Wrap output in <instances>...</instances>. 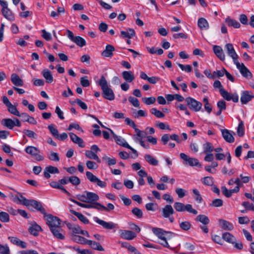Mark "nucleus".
I'll return each instance as SVG.
<instances>
[{"label": "nucleus", "instance_id": "f257e3e1", "mask_svg": "<svg viewBox=\"0 0 254 254\" xmlns=\"http://www.w3.org/2000/svg\"><path fill=\"white\" fill-rule=\"evenodd\" d=\"M99 84L103 91L104 97L109 100H113L115 99L114 92L109 87L107 81L103 76L101 77L99 80Z\"/></svg>", "mask_w": 254, "mask_h": 254}, {"label": "nucleus", "instance_id": "f03ea898", "mask_svg": "<svg viewBox=\"0 0 254 254\" xmlns=\"http://www.w3.org/2000/svg\"><path fill=\"white\" fill-rule=\"evenodd\" d=\"M174 207L175 210L178 212H184L186 211L194 215H196L198 213L197 211L193 208L192 205L190 204H187L185 205L183 203L176 202L174 204Z\"/></svg>", "mask_w": 254, "mask_h": 254}, {"label": "nucleus", "instance_id": "7ed1b4c3", "mask_svg": "<svg viewBox=\"0 0 254 254\" xmlns=\"http://www.w3.org/2000/svg\"><path fill=\"white\" fill-rule=\"evenodd\" d=\"M24 151L27 154L34 157L38 161H43L44 159V156L40 154V150L35 146H28L25 148Z\"/></svg>", "mask_w": 254, "mask_h": 254}, {"label": "nucleus", "instance_id": "20e7f679", "mask_svg": "<svg viewBox=\"0 0 254 254\" xmlns=\"http://www.w3.org/2000/svg\"><path fill=\"white\" fill-rule=\"evenodd\" d=\"M1 125L9 129H12L14 127H20L21 124L20 121L17 118H14L13 120L10 118H4L1 121Z\"/></svg>", "mask_w": 254, "mask_h": 254}, {"label": "nucleus", "instance_id": "39448f33", "mask_svg": "<svg viewBox=\"0 0 254 254\" xmlns=\"http://www.w3.org/2000/svg\"><path fill=\"white\" fill-rule=\"evenodd\" d=\"M44 218L50 229L55 227H60L61 220L58 217L52 214H47L46 213V215H44Z\"/></svg>", "mask_w": 254, "mask_h": 254}, {"label": "nucleus", "instance_id": "423d86ee", "mask_svg": "<svg viewBox=\"0 0 254 254\" xmlns=\"http://www.w3.org/2000/svg\"><path fill=\"white\" fill-rule=\"evenodd\" d=\"M185 101L190 109L194 112L199 111L202 108V103L190 97H187Z\"/></svg>", "mask_w": 254, "mask_h": 254}, {"label": "nucleus", "instance_id": "0eeeda50", "mask_svg": "<svg viewBox=\"0 0 254 254\" xmlns=\"http://www.w3.org/2000/svg\"><path fill=\"white\" fill-rule=\"evenodd\" d=\"M86 175L87 178L90 182L93 183H96L98 186L102 188H104L106 187V183L105 182L100 180L96 176L93 175L91 172L89 171H87L86 172Z\"/></svg>", "mask_w": 254, "mask_h": 254}, {"label": "nucleus", "instance_id": "6e6552de", "mask_svg": "<svg viewBox=\"0 0 254 254\" xmlns=\"http://www.w3.org/2000/svg\"><path fill=\"white\" fill-rule=\"evenodd\" d=\"M180 157L184 161V163H188L190 166L201 167V165L199 163L198 160L194 158L189 157L188 155L184 153H181L180 155Z\"/></svg>", "mask_w": 254, "mask_h": 254}, {"label": "nucleus", "instance_id": "1a4fd4ad", "mask_svg": "<svg viewBox=\"0 0 254 254\" xmlns=\"http://www.w3.org/2000/svg\"><path fill=\"white\" fill-rule=\"evenodd\" d=\"M225 49L228 55L233 59L234 63L238 61L239 56L236 53L233 44L231 43L226 44L225 46Z\"/></svg>", "mask_w": 254, "mask_h": 254}, {"label": "nucleus", "instance_id": "9d476101", "mask_svg": "<svg viewBox=\"0 0 254 254\" xmlns=\"http://www.w3.org/2000/svg\"><path fill=\"white\" fill-rule=\"evenodd\" d=\"M234 64L236 65L237 68L239 70L240 73L244 77L251 78L252 77V74L244 64H240L239 61H238L234 63Z\"/></svg>", "mask_w": 254, "mask_h": 254}, {"label": "nucleus", "instance_id": "9b49d317", "mask_svg": "<svg viewBox=\"0 0 254 254\" xmlns=\"http://www.w3.org/2000/svg\"><path fill=\"white\" fill-rule=\"evenodd\" d=\"M170 139L176 141L178 143H181L182 141V140L180 139L179 136L177 134H164L161 137V141L164 145H165Z\"/></svg>", "mask_w": 254, "mask_h": 254}, {"label": "nucleus", "instance_id": "f8f14e48", "mask_svg": "<svg viewBox=\"0 0 254 254\" xmlns=\"http://www.w3.org/2000/svg\"><path fill=\"white\" fill-rule=\"evenodd\" d=\"M94 220L96 223L101 225L104 228L107 230L114 229L117 226V224H115L112 222H108L105 221L104 220L100 219L99 218L96 217L94 218Z\"/></svg>", "mask_w": 254, "mask_h": 254}, {"label": "nucleus", "instance_id": "ddd939ff", "mask_svg": "<svg viewBox=\"0 0 254 254\" xmlns=\"http://www.w3.org/2000/svg\"><path fill=\"white\" fill-rule=\"evenodd\" d=\"M29 208L30 207L35 208L37 210L40 211L41 213L46 215V210L43 207L41 203L37 200L34 199H30L29 202L28 203V206H27Z\"/></svg>", "mask_w": 254, "mask_h": 254}, {"label": "nucleus", "instance_id": "4468645a", "mask_svg": "<svg viewBox=\"0 0 254 254\" xmlns=\"http://www.w3.org/2000/svg\"><path fill=\"white\" fill-rule=\"evenodd\" d=\"M222 136L224 140L229 143H233L235 141L233 135L235 134L234 131H230L227 129H221Z\"/></svg>", "mask_w": 254, "mask_h": 254}, {"label": "nucleus", "instance_id": "2eb2a0df", "mask_svg": "<svg viewBox=\"0 0 254 254\" xmlns=\"http://www.w3.org/2000/svg\"><path fill=\"white\" fill-rule=\"evenodd\" d=\"M254 98L253 94L248 91H244L240 98L241 102L243 104H246Z\"/></svg>", "mask_w": 254, "mask_h": 254}, {"label": "nucleus", "instance_id": "dca6fc26", "mask_svg": "<svg viewBox=\"0 0 254 254\" xmlns=\"http://www.w3.org/2000/svg\"><path fill=\"white\" fill-rule=\"evenodd\" d=\"M119 233L121 237L126 240H131L136 237V234L131 231L120 230Z\"/></svg>", "mask_w": 254, "mask_h": 254}, {"label": "nucleus", "instance_id": "f3484780", "mask_svg": "<svg viewBox=\"0 0 254 254\" xmlns=\"http://www.w3.org/2000/svg\"><path fill=\"white\" fill-rule=\"evenodd\" d=\"M218 224L221 228L225 230L231 231L234 228L232 223L224 219H220L218 220Z\"/></svg>", "mask_w": 254, "mask_h": 254}, {"label": "nucleus", "instance_id": "a211bd4d", "mask_svg": "<svg viewBox=\"0 0 254 254\" xmlns=\"http://www.w3.org/2000/svg\"><path fill=\"white\" fill-rule=\"evenodd\" d=\"M59 170L56 167L49 166L45 168L44 171V176L47 179L51 177L50 174H58Z\"/></svg>", "mask_w": 254, "mask_h": 254}, {"label": "nucleus", "instance_id": "6ab92c4d", "mask_svg": "<svg viewBox=\"0 0 254 254\" xmlns=\"http://www.w3.org/2000/svg\"><path fill=\"white\" fill-rule=\"evenodd\" d=\"M175 213V211L171 205L167 204L162 209V216L164 218L169 217Z\"/></svg>", "mask_w": 254, "mask_h": 254}, {"label": "nucleus", "instance_id": "aec40b11", "mask_svg": "<svg viewBox=\"0 0 254 254\" xmlns=\"http://www.w3.org/2000/svg\"><path fill=\"white\" fill-rule=\"evenodd\" d=\"M135 35V32L132 28H127L126 31H121L120 37L122 38L131 39Z\"/></svg>", "mask_w": 254, "mask_h": 254}, {"label": "nucleus", "instance_id": "412c9836", "mask_svg": "<svg viewBox=\"0 0 254 254\" xmlns=\"http://www.w3.org/2000/svg\"><path fill=\"white\" fill-rule=\"evenodd\" d=\"M28 231L31 234L34 236H37L39 235V232L42 231V228L36 223L33 222L28 228Z\"/></svg>", "mask_w": 254, "mask_h": 254}, {"label": "nucleus", "instance_id": "4be33fe9", "mask_svg": "<svg viewBox=\"0 0 254 254\" xmlns=\"http://www.w3.org/2000/svg\"><path fill=\"white\" fill-rule=\"evenodd\" d=\"M213 50L216 56L222 61L225 59V55L221 47L215 45L213 47Z\"/></svg>", "mask_w": 254, "mask_h": 254}, {"label": "nucleus", "instance_id": "5701e85b", "mask_svg": "<svg viewBox=\"0 0 254 254\" xmlns=\"http://www.w3.org/2000/svg\"><path fill=\"white\" fill-rule=\"evenodd\" d=\"M111 133L113 135L114 138L116 141V142L117 144H119L120 145H121L124 147H127L129 146V144L127 142V141L125 140V139L123 138H122L121 136H118L116 134H115L114 132V131L108 128Z\"/></svg>", "mask_w": 254, "mask_h": 254}, {"label": "nucleus", "instance_id": "b1692460", "mask_svg": "<svg viewBox=\"0 0 254 254\" xmlns=\"http://www.w3.org/2000/svg\"><path fill=\"white\" fill-rule=\"evenodd\" d=\"M8 239L10 242L14 245L21 247V248L24 249L27 247V244L25 242L20 240L17 237H8Z\"/></svg>", "mask_w": 254, "mask_h": 254}, {"label": "nucleus", "instance_id": "393cba45", "mask_svg": "<svg viewBox=\"0 0 254 254\" xmlns=\"http://www.w3.org/2000/svg\"><path fill=\"white\" fill-rule=\"evenodd\" d=\"M10 80L12 84L16 86H22L23 85V81L16 73H12L11 75Z\"/></svg>", "mask_w": 254, "mask_h": 254}, {"label": "nucleus", "instance_id": "a878e982", "mask_svg": "<svg viewBox=\"0 0 254 254\" xmlns=\"http://www.w3.org/2000/svg\"><path fill=\"white\" fill-rule=\"evenodd\" d=\"M69 135L72 142H73L74 143L77 144L80 147L82 148L84 147L83 144V140L82 138H80L72 132L69 133Z\"/></svg>", "mask_w": 254, "mask_h": 254}, {"label": "nucleus", "instance_id": "bb28decb", "mask_svg": "<svg viewBox=\"0 0 254 254\" xmlns=\"http://www.w3.org/2000/svg\"><path fill=\"white\" fill-rule=\"evenodd\" d=\"M115 48L111 45H107L105 49L102 52V55L105 57H111L113 56Z\"/></svg>", "mask_w": 254, "mask_h": 254}, {"label": "nucleus", "instance_id": "cd10ccee", "mask_svg": "<svg viewBox=\"0 0 254 254\" xmlns=\"http://www.w3.org/2000/svg\"><path fill=\"white\" fill-rule=\"evenodd\" d=\"M86 197L87 198V203H94L99 199V196L96 193L86 191Z\"/></svg>", "mask_w": 254, "mask_h": 254}, {"label": "nucleus", "instance_id": "c85d7f7f", "mask_svg": "<svg viewBox=\"0 0 254 254\" xmlns=\"http://www.w3.org/2000/svg\"><path fill=\"white\" fill-rule=\"evenodd\" d=\"M42 74L48 83H51L53 81V76L52 72L47 69L43 70Z\"/></svg>", "mask_w": 254, "mask_h": 254}, {"label": "nucleus", "instance_id": "c756f323", "mask_svg": "<svg viewBox=\"0 0 254 254\" xmlns=\"http://www.w3.org/2000/svg\"><path fill=\"white\" fill-rule=\"evenodd\" d=\"M50 185L51 187L55 189H58L62 190L65 193H66L67 195L70 196L71 194L70 193L62 186L60 184V183L56 182V181H52L50 183Z\"/></svg>", "mask_w": 254, "mask_h": 254}, {"label": "nucleus", "instance_id": "7c9ffc66", "mask_svg": "<svg viewBox=\"0 0 254 254\" xmlns=\"http://www.w3.org/2000/svg\"><path fill=\"white\" fill-rule=\"evenodd\" d=\"M124 79L128 82H131L134 79V76L131 71H124L122 72Z\"/></svg>", "mask_w": 254, "mask_h": 254}, {"label": "nucleus", "instance_id": "2f4dec72", "mask_svg": "<svg viewBox=\"0 0 254 254\" xmlns=\"http://www.w3.org/2000/svg\"><path fill=\"white\" fill-rule=\"evenodd\" d=\"M238 188L232 190H228L225 186L221 187V190L223 194L227 197H231L233 193L238 192Z\"/></svg>", "mask_w": 254, "mask_h": 254}, {"label": "nucleus", "instance_id": "473e14b6", "mask_svg": "<svg viewBox=\"0 0 254 254\" xmlns=\"http://www.w3.org/2000/svg\"><path fill=\"white\" fill-rule=\"evenodd\" d=\"M1 12L4 17L10 21H13L14 20V15L8 8L5 9H1Z\"/></svg>", "mask_w": 254, "mask_h": 254}, {"label": "nucleus", "instance_id": "72a5a7b5", "mask_svg": "<svg viewBox=\"0 0 254 254\" xmlns=\"http://www.w3.org/2000/svg\"><path fill=\"white\" fill-rule=\"evenodd\" d=\"M87 245L90 246L93 249L99 251H104V249L103 247L98 243L92 240H88Z\"/></svg>", "mask_w": 254, "mask_h": 254}, {"label": "nucleus", "instance_id": "f704fd0d", "mask_svg": "<svg viewBox=\"0 0 254 254\" xmlns=\"http://www.w3.org/2000/svg\"><path fill=\"white\" fill-rule=\"evenodd\" d=\"M70 211L72 214L76 216L78 218V219L83 223H89V220L81 213L77 212L73 210H70Z\"/></svg>", "mask_w": 254, "mask_h": 254}, {"label": "nucleus", "instance_id": "c9c22d12", "mask_svg": "<svg viewBox=\"0 0 254 254\" xmlns=\"http://www.w3.org/2000/svg\"><path fill=\"white\" fill-rule=\"evenodd\" d=\"M222 238L226 242L234 244L236 241V238L229 233L226 232L223 234Z\"/></svg>", "mask_w": 254, "mask_h": 254}, {"label": "nucleus", "instance_id": "e433bc0d", "mask_svg": "<svg viewBox=\"0 0 254 254\" xmlns=\"http://www.w3.org/2000/svg\"><path fill=\"white\" fill-rule=\"evenodd\" d=\"M144 159L147 162L151 165L157 166L158 165V161L150 154L145 155Z\"/></svg>", "mask_w": 254, "mask_h": 254}, {"label": "nucleus", "instance_id": "4c0bfd02", "mask_svg": "<svg viewBox=\"0 0 254 254\" xmlns=\"http://www.w3.org/2000/svg\"><path fill=\"white\" fill-rule=\"evenodd\" d=\"M195 221L200 222L202 224L206 225L210 222V220L208 217L203 214H200L196 216L195 218Z\"/></svg>", "mask_w": 254, "mask_h": 254}, {"label": "nucleus", "instance_id": "58836bf2", "mask_svg": "<svg viewBox=\"0 0 254 254\" xmlns=\"http://www.w3.org/2000/svg\"><path fill=\"white\" fill-rule=\"evenodd\" d=\"M226 22L229 26L233 27L235 28H239L241 27V24L237 20L231 19L228 17L225 20Z\"/></svg>", "mask_w": 254, "mask_h": 254}, {"label": "nucleus", "instance_id": "ea45409f", "mask_svg": "<svg viewBox=\"0 0 254 254\" xmlns=\"http://www.w3.org/2000/svg\"><path fill=\"white\" fill-rule=\"evenodd\" d=\"M197 25L201 29L206 30L209 28V24L207 21L204 18H200L198 20Z\"/></svg>", "mask_w": 254, "mask_h": 254}, {"label": "nucleus", "instance_id": "a19ab883", "mask_svg": "<svg viewBox=\"0 0 254 254\" xmlns=\"http://www.w3.org/2000/svg\"><path fill=\"white\" fill-rule=\"evenodd\" d=\"M72 239L74 242L82 245L87 244L88 241V240H87L85 238L76 235H74L72 236Z\"/></svg>", "mask_w": 254, "mask_h": 254}, {"label": "nucleus", "instance_id": "79ce46f5", "mask_svg": "<svg viewBox=\"0 0 254 254\" xmlns=\"http://www.w3.org/2000/svg\"><path fill=\"white\" fill-rule=\"evenodd\" d=\"M85 156L90 159H94L96 160L98 163L101 162V160L97 155L93 151L91 150H86L85 153Z\"/></svg>", "mask_w": 254, "mask_h": 254}, {"label": "nucleus", "instance_id": "37998d69", "mask_svg": "<svg viewBox=\"0 0 254 254\" xmlns=\"http://www.w3.org/2000/svg\"><path fill=\"white\" fill-rule=\"evenodd\" d=\"M50 230L51 231L54 236L57 238L58 239L61 240H63L64 239V236L62 233H60V227H55L53 228H51Z\"/></svg>", "mask_w": 254, "mask_h": 254}, {"label": "nucleus", "instance_id": "c03bdc74", "mask_svg": "<svg viewBox=\"0 0 254 254\" xmlns=\"http://www.w3.org/2000/svg\"><path fill=\"white\" fill-rule=\"evenodd\" d=\"M72 42L80 47L85 46L86 44L85 40L80 36H75Z\"/></svg>", "mask_w": 254, "mask_h": 254}, {"label": "nucleus", "instance_id": "a18cd8bd", "mask_svg": "<svg viewBox=\"0 0 254 254\" xmlns=\"http://www.w3.org/2000/svg\"><path fill=\"white\" fill-rule=\"evenodd\" d=\"M202 183L206 186H212L214 184V178L212 177H205L201 179Z\"/></svg>", "mask_w": 254, "mask_h": 254}, {"label": "nucleus", "instance_id": "49530a36", "mask_svg": "<svg viewBox=\"0 0 254 254\" xmlns=\"http://www.w3.org/2000/svg\"><path fill=\"white\" fill-rule=\"evenodd\" d=\"M179 226L182 230L187 231L190 229L191 224L189 221H186L179 222Z\"/></svg>", "mask_w": 254, "mask_h": 254}, {"label": "nucleus", "instance_id": "de8ad7c7", "mask_svg": "<svg viewBox=\"0 0 254 254\" xmlns=\"http://www.w3.org/2000/svg\"><path fill=\"white\" fill-rule=\"evenodd\" d=\"M173 235H174V233L170 231H165L161 233L158 238L161 240H165V239H170Z\"/></svg>", "mask_w": 254, "mask_h": 254}, {"label": "nucleus", "instance_id": "09e8293b", "mask_svg": "<svg viewBox=\"0 0 254 254\" xmlns=\"http://www.w3.org/2000/svg\"><path fill=\"white\" fill-rule=\"evenodd\" d=\"M203 153H211V152L213 151L214 149L212 144L209 142H206L205 143L203 144Z\"/></svg>", "mask_w": 254, "mask_h": 254}, {"label": "nucleus", "instance_id": "8fccbe9b", "mask_svg": "<svg viewBox=\"0 0 254 254\" xmlns=\"http://www.w3.org/2000/svg\"><path fill=\"white\" fill-rule=\"evenodd\" d=\"M7 107V110L8 111L11 113V114L17 116H19V112L15 106L12 105L11 104L10 105H9Z\"/></svg>", "mask_w": 254, "mask_h": 254}, {"label": "nucleus", "instance_id": "3c124183", "mask_svg": "<svg viewBox=\"0 0 254 254\" xmlns=\"http://www.w3.org/2000/svg\"><path fill=\"white\" fill-rule=\"evenodd\" d=\"M219 92L221 96L223 97L224 99L227 101H230L232 95L231 93L228 92L226 91L224 88H221L219 90Z\"/></svg>", "mask_w": 254, "mask_h": 254}, {"label": "nucleus", "instance_id": "603ef678", "mask_svg": "<svg viewBox=\"0 0 254 254\" xmlns=\"http://www.w3.org/2000/svg\"><path fill=\"white\" fill-rule=\"evenodd\" d=\"M48 128L52 135L56 138L58 136L59 131L55 127V126L54 124H51L48 126Z\"/></svg>", "mask_w": 254, "mask_h": 254}, {"label": "nucleus", "instance_id": "864d4df0", "mask_svg": "<svg viewBox=\"0 0 254 254\" xmlns=\"http://www.w3.org/2000/svg\"><path fill=\"white\" fill-rule=\"evenodd\" d=\"M0 221L3 223H7L9 221V214L3 211L0 212Z\"/></svg>", "mask_w": 254, "mask_h": 254}, {"label": "nucleus", "instance_id": "5fc2aeb1", "mask_svg": "<svg viewBox=\"0 0 254 254\" xmlns=\"http://www.w3.org/2000/svg\"><path fill=\"white\" fill-rule=\"evenodd\" d=\"M223 202L221 199L216 198L212 200L209 206L215 207H221L223 205Z\"/></svg>", "mask_w": 254, "mask_h": 254}, {"label": "nucleus", "instance_id": "6e6d98bb", "mask_svg": "<svg viewBox=\"0 0 254 254\" xmlns=\"http://www.w3.org/2000/svg\"><path fill=\"white\" fill-rule=\"evenodd\" d=\"M237 132L238 135L240 137L243 136L245 134L244 125L242 121L240 122L238 125Z\"/></svg>", "mask_w": 254, "mask_h": 254}, {"label": "nucleus", "instance_id": "4d7b16f0", "mask_svg": "<svg viewBox=\"0 0 254 254\" xmlns=\"http://www.w3.org/2000/svg\"><path fill=\"white\" fill-rule=\"evenodd\" d=\"M150 112L152 114L154 115L157 118H162L164 117L165 115L162 112L158 110L156 108H153L150 110Z\"/></svg>", "mask_w": 254, "mask_h": 254}, {"label": "nucleus", "instance_id": "13d9d810", "mask_svg": "<svg viewBox=\"0 0 254 254\" xmlns=\"http://www.w3.org/2000/svg\"><path fill=\"white\" fill-rule=\"evenodd\" d=\"M15 199L19 201L23 205L26 206H28V203L29 202L30 200L26 199L22 195L20 194L19 196H16Z\"/></svg>", "mask_w": 254, "mask_h": 254}, {"label": "nucleus", "instance_id": "bf43d9fd", "mask_svg": "<svg viewBox=\"0 0 254 254\" xmlns=\"http://www.w3.org/2000/svg\"><path fill=\"white\" fill-rule=\"evenodd\" d=\"M192 192L195 195V200L199 203H201L203 200V199L201 195L200 194L199 191L197 189H194L192 190Z\"/></svg>", "mask_w": 254, "mask_h": 254}, {"label": "nucleus", "instance_id": "052dcab7", "mask_svg": "<svg viewBox=\"0 0 254 254\" xmlns=\"http://www.w3.org/2000/svg\"><path fill=\"white\" fill-rule=\"evenodd\" d=\"M23 133L26 135L29 138L36 139L37 138L36 133L29 129H24L23 130Z\"/></svg>", "mask_w": 254, "mask_h": 254}, {"label": "nucleus", "instance_id": "680f3d73", "mask_svg": "<svg viewBox=\"0 0 254 254\" xmlns=\"http://www.w3.org/2000/svg\"><path fill=\"white\" fill-rule=\"evenodd\" d=\"M103 160L108 164L109 166L114 165L116 164V160L115 158H111L107 156H104L103 157Z\"/></svg>", "mask_w": 254, "mask_h": 254}, {"label": "nucleus", "instance_id": "e2e57ef3", "mask_svg": "<svg viewBox=\"0 0 254 254\" xmlns=\"http://www.w3.org/2000/svg\"><path fill=\"white\" fill-rule=\"evenodd\" d=\"M69 182L72 185L77 186L80 184V180L76 176H71L68 178Z\"/></svg>", "mask_w": 254, "mask_h": 254}, {"label": "nucleus", "instance_id": "0e129e2a", "mask_svg": "<svg viewBox=\"0 0 254 254\" xmlns=\"http://www.w3.org/2000/svg\"><path fill=\"white\" fill-rule=\"evenodd\" d=\"M142 100L146 105H149L155 103L156 98L154 97H143L142 98Z\"/></svg>", "mask_w": 254, "mask_h": 254}, {"label": "nucleus", "instance_id": "69168bd1", "mask_svg": "<svg viewBox=\"0 0 254 254\" xmlns=\"http://www.w3.org/2000/svg\"><path fill=\"white\" fill-rule=\"evenodd\" d=\"M131 212L132 214L136 216L138 218H141L142 217L143 213L140 209L137 207H135L132 209Z\"/></svg>", "mask_w": 254, "mask_h": 254}, {"label": "nucleus", "instance_id": "338daca9", "mask_svg": "<svg viewBox=\"0 0 254 254\" xmlns=\"http://www.w3.org/2000/svg\"><path fill=\"white\" fill-rule=\"evenodd\" d=\"M48 158L51 161L58 162L60 160V157L57 153L54 152H51V153L48 155Z\"/></svg>", "mask_w": 254, "mask_h": 254}, {"label": "nucleus", "instance_id": "774afa93", "mask_svg": "<svg viewBox=\"0 0 254 254\" xmlns=\"http://www.w3.org/2000/svg\"><path fill=\"white\" fill-rule=\"evenodd\" d=\"M0 254H10L9 249L6 245L0 244Z\"/></svg>", "mask_w": 254, "mask_h": 254}]
</instances>
